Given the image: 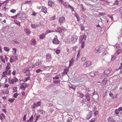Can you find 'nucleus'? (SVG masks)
Wrapping results in <instances>:
<instances>
[{
	"mask_svg": "<svg viewBox=\"0 0 122 122\" xmlns=\"http://www.w3.org/2000/svg\"><path fill=\"white\" fill-rule=\"evenodd\" d=\"M18 18L20 19L21 20H26L27 18V16H26L25 14L24 13L22 12L18 14Z\"/></svg>",
	"mask_w": 122,
	"mask_h": 122,
	"instance_id": "1",
	"label": "nucleus"
},
{
	"mask_svg": "<svg viewBox=\"0 0 122 122\" xmlns=\"http://www.w3.org/2000/svg\"><path fill=\"white\" fill-rule=\"evenodd\" d=\"M104 48L100 46L97 47L95 50V52L97 54H99L103 52Z\"/></svg>",
	"mask_w": 122,
	"mask_h": 122,
	"instance_id": "2",
	"label": "nucleus"
},
{
	"mask_svg": "<svg viewBox=\"0 0 122 122\" xmlns=\"http://www.w3.org/2000/svg\"><path fill=\"white\" fill-rule=\"evenodd\" d=\"M8 57H10V56H7L6 55H5L4 56V57L3 56H0V58L2 61L4 63H5V59L6 61L7 62L8 61V60L9 58Z\"/></svg>",
	"mask_w": 122,
	"mask_h": 122,
	"instance_id": "3",
	"label": "nucleus"
},
{
	"mask_svg": "<svg viewBox=\"0 0 122 122\" xmlns=\"http://www.w3.org/2000/svg\"><path fill=\"white\" fill-rule=\"evenodd\" d=\"M78 39L76 35H74L71 37V41L73 43H75L77 41Z\"/></svg>",
	"mask_w": 122,
	"mask_h": 122,
	"instance_id": "4",
	"label": "nucleus"
},
{
	"mask_svg": "<svg viewBox=\"0 0 122 122\" xmlns=\"http://www.w3.org/2000/svg\"><path fill=\"white\" fill-rule=\"evenodd\" d=\"M9 1V0H7L4 2L2 4L0 3V6H2V8H6V7H8V5L7 4V3Z\"/></svg>",
	"mask_w": 122,
	"mask_h": 122,
	"instance_id": "5",
	"label": "nucleus"
},
{
	"mask_svg": "<svg viewBox=\"0 0 122 122\" xmlns=\"http://www.w3.org/2000/svg\"><path fill=\"white\" fill-rule=\"evenodd\" d=\"M58 21L60 24L61 25L65 22V19L64 17H61L59 18Z\"/></svg>",
	"mask_w": 122,
	"mask_h": 122,
	"instance_id": "6",
	"label": "nucleus"
},
{
	"mask_svg": "<svg viewBox=\"0 0 122 122\" xmlns=\"http://www.w3.org/2000/svg\"><path fill=\"white\" fill-rule=\"evenodd\" d=\"M59 41L57 39V37L56 35L55 36V38H54L52 41L53 43L56 45L59 44Z\"/></svg>",
	"mask_w": 122,
	"mask_h": 122,
	"instance_id": "7",
	"label": "nucleus"
},
{
	"mask_svg": "<svg viewBox=\"0 0 122 122\" xmlns=\"http://www.w3.org/2000/svg\"><path fill=\"white\" fill-rule=\"evenodd\" d=\"M91 62L89 61H86L84 64V66L85 67H87L90 66L91 65Z\"/></svg>",
	"mask_w": 122,
	"mask_h": 122,
	"instance_id": "8",
	"label": "nucleus"
},
{
	"mask_svg": "<svg viewBox=\"0 0 122 122\" xmlns=\"http://www.w3.org/2000/svg\"><path fill=\"white\" fill-rule=\"evenodd\" d=\"M64 30L62 28L59 27L56 29L55 31L56 32L61 33Z\"/></svg>",
	"mask_w": 122,
	"mask_h": 122,
	"instance_id": "9",
	"label": "nucleus"
},
{
	"mask_svg": "<svg viewBox=\"0 0 122 122\" xmlns=\"http://www.w3.org/2000/svg\"><path fill=\"white\" fill-rule=\"evenodd\" d=\"M27 86V84L26 83H24L22 84L21 86L20 87V88L24 90Z\"/></svg>",
	"mask_w": 122,
	"mask_h": 122,
	"instance_id": "10",
	"label": "nucleus"
},
{
	"mask_svg": "<svg viewBox=\"0 0 122 122\" xmlns=\"http://www.w3.org/2000/svg\"><path fill=\"white\" fill-rule=\"evenodd\" d=\"M48 4L50 7H53L55 5L54 2L51 0H49L48 1Z\"/></svg>",
	"mask_w": 122,
	"mask_h": 122,
	"instance_id": "11",
	"label": "nucleus"
},
{
	"mask_svg": "<svg viewBox=\"0 0 122 122\" xmlns=\"http://www.w3.org/2000/svg\"><path fill=\"white\" fill-rule=\"evenodd\" d=\"M107 80V78L104 79L101 82V85L102 86H104L106 85Z\"/></svg>",
	"mask_w": 122,
	"mask_h": 122,
	"instance_id": "12",
	"label": "nucleus"
},
{
	"mask_svg": "<svg viewBox=\"0 0 122 122\" xmlns=\"http://www.w3.org/2000/svg\"><path fill=\"white\" fill-rule=\"evenodd\" d=\"M24 30L27 35H28L30 33V31L28 28H25Z\"/></svg>",
	"mask_w": 122,
	"mask_h": 122,
	"instance_id": "13",
	"label": "nucleus"
},
{
	"mask_svg": "<svg viewBox=\"0 0 122 122\" xmlns=\"http://www.w3.org/2000/svg\"><path fill=\"white\" fill-rule=\"evenodd\" d=\"M36 41L34 39H32L31 41V42L30 43L31 45H32L34 46L36 45Z\"/></svg>",
	"mask_w": 122,
	"mask_h": 122,
	"instance_id": "14",
	"label": "nucleus"
},
{
	"mask_svg": "<svg viewBox=\"0 0 122 122\" xmlns=\"http://www.w3.org/2000/svg\"><path fill=\"white\" fill-rule=\"evenodd\" d=\"M42 64V63L41 62V61L38 60V61L36 62V65L38 66H40Z\"/></svg>",
	"mask_w": 122,
	"mask_h": 122,
	"instance_id": "15",
	"label": "nucleus"
},
{
	"mask_svg": "<svg viewBox=\"0 0 122 122\" xmlns=\"http://www.w3.org/2000/svg\"><path fill=\"white\" fill-rule=\"evenodd\" d=\"M26 76H30L31 75V73L30 71L29 70V69H27L26 71Z\"/></svg>",
	"mask_w": 122,
	"mask_h": 122,
	"instance_id": "16",
	"label": "nucleus"
},
{
	"mask_svg": "<svg viewBox=\"0 0 122 122\" xmlns=\"http://www.w3.org/2000/svg\"><path fill=\"white\" fill-rule=\"evenodd\" d=\"M108 121L111 122H116V121L113 118L109 117L108 118Z\"/></svg>",
	"mask_w": 122,
	"mask_h": 122,
	"instance_id": "17",
	"label": "nucleus"
},
{
	"mask_svg": "<svg viewBox=\"0 0 122 122\" xmlns=\"http://www.w3.org/2000/svg\"><path fill=\"white\" fill-rule=\"evenodd\" d=\"M85 96L86 97V99L88 101H89V102H90V96L88 95V94L86 93V94H85Z\"/></svg>",
	"mask_w": 122,
	"mask_h": 122,
	"instance_id": "18",
	"label": "nucleus"
},
{
	"mask_svg": "<svg viewBox=\"0 0 122 122\" xmlns=\"http://www.w3.org/2000/svg\"><path fill=\"white\" fill-rule=\"evenodd\" d=\"M46 58L49 59H51L52 56L49 53H48L46 55Z\"/></svg>",
	"mask_w": 122,
	"mask_h": 122,
	"instance_id": "19",
	"label": "nucleus"
},
{
	"mask_svg": "<svg viewBox=\"0 0 122 122\" xmlns=\"http://www.w3.org/2000/svg\"><path fill=\"white\" fill-rule=\"evenodd\" d=\"M10 68V64L9 63H8L5 68L6 69H9Z\"/></svg>",
	"mask_w": 122,
	"mask_h": 122,
	"instance_id": "20",
	"label": "nucleus"
},
{
	"mask_svg": "<svg viewBox=\"0 0 122 122\" xmlns=\"http://www.w3.org/2000/svg\"><path fill=\"white\" fill-rule=\"evenodd\" d=\"M45 36V34H42L39 36V38L41 39H44Z\"/></svg>",
	"mask_w": 122,
	"mask_h": 122,
	"instance_id": "21",
	"label": "nucleus"
},
{
	"mask_svg": "<svg viewBox=\"0 0 122 122\" xmlns=\"http://www.w3.org/2000/svg\"><path fill=\"white\" fill-rule=\"evenodd\" d=\"M74 60L73 58H72L69 62V66H72L73 65V63L74 61Z\"/></svg>",
	"mask_w": 122,
	"mask_h": 122,
	"instance_id": "22",
	"label": "nucleus"
},
{
	"mask_svg": "<svg viewBox=\"0 0 122 122\" xmlns=\"http://www.w3.org/2000/svg\"><path fill=\"white\" fill-rule=\"evenodd\" d=\"M47 8H42L41 9V11L45 14L47 12Z\"/></svg>",
	"mask_w": 122,
	"mask_h": 122,
	"instance_id": "23",
	"label": "nucleus"
},
{
	"mask_svg": "<svg viewBox=\"0 0 122 122\" xmlns=\"http://www.w3.org/2000/svg\"><path fill=\"white\" fill-rule=\"evenodd\" d=\"M3 92L4 93H5L6 94H8L9 93V90L7 89H5Z\"/></svg>",
	"mask_w": 122,
	"mask_h": 122,
	"instance_id": "24",
	"label": "nucleus"
},
{
	"mask_svg": "<svg viewBox=\"0 0 122 122\" xmlns=\"http://www.w3.org/2000/svg\"><path fill=\"white\" fill-rule=\"evenodd\" d=\"M110 72V70H105L104 72L103 73H104L105 75H107L108 74H109Z\"/></svg>",
	"mask_w": 122,
	"mask_h": 122,
	"instance_id": "25",
	"label": "nucleus"
},
{
	"mask_svg": "<svg viewBox=\"0 0 122 122\" xmlns=\"http://www.w3.org/2000/svg\"><path fill=\"white\" fill-rule=\"evenodd\" d=\"M30 77L28 76L27 77H25L24 79L23 80V81L24 82H25L27 81L28 80H29L30 79Z\"/></svg>",
	"mask_w": 122,
	"mask_h": 122,
	"instance_id": "26",
	"label": "nucleus"
},
{
	"mask_svg": "<svg viewBox=\"0 0 122 122\" xmlns=\"http://www.w3.org/2000/svg\"><path fill=\"white\" fill-rule=\"evenodd\" d=\"M11 57H12L14 59L15 61H16L18 59V56H11Z\"/></svg>",
	"mask_w": 122,
	"mask_h": 122,
	"instance_id": "27",
	"label": "nucleus"
},
{
	"mask_svg": "<svg viewBox=\"0 0 122 122\" xmlns=\"http://www.w3.org/2000/svg\"><path fill=\"white\" fill-rule=\"evenodd\" d=\"M31 27L33 28H36V27H38V25H36L35 24H31L30 25Z\"/></svg>",
	"mask_w": 122,
	"mask_h": 122,
	"instance_id": "28",
	"label": "nucleus"
},
{
	"mask_svg": "<svg viewBox=\"0 0 122 122\" xmlns=\"http://www.w3.org/2000/svg\"><path fill=\"white\" fill-rule=\"evenodd\" d=\"M69 71V70L68 69H65L63 72V74L64 75H66Z\"/></svg>",
	"mask_w": 122,
	"mask_h": 122,
	"instance_id": "29",
	"label": "nucleus"
},
{
	"mask_svg": "<svg viewBox=\"0 0 122 122\" xmlns=\"http://www.w3.org/2000/svg\"><path fill=\"white\" fill-rule=\"evenodd\" d=\"M90 75L91 77H94L95 76V72L94 71L91 72L90 73Z\"/></svg>",
	"mask_w": 122,
	"mask_h": 122,
	"instance_id": "30",
	"label": "nucleus"
},
{
	"mask_svg": "<svg viewBox=\"0 0 122 122\" xmlns=\"http://www.w3.org/2000/svg\"><path fill=\"white\" fill-rule=\"evenodd\" d=\"M14 22L18 25L19 26H20V22L19 21H17V20H14Z\"/></svg>",
	"mask_w": 122,
	"mask_h": 122,
	"instance_id": "31",
	"label": "nucleus"
},
{
	"mask_svg": "<svg viewBox=\"0 0 122 122\" xmlns=\"http://www.w3.org/2000/svg\"><path fill=\"white\" fill-rule=\"evenodd\" d=\"M2 76L3 77H5L7 75H8L7 73L6 72V71L3 72L2 73Z\"/></svg>",
	"mask_w": 122,
	"mask_h": 122,
	"instance_id": "32",
	"label": "nucleus"
},
{
	"mask_svg": "<svg viewBox=\"0 0 122 122\" xmlns=\"http://www.w3.org/2000/svg\"><path fill=\"white\" fill-rule=\"evenodd\" d=\"M73 119L72 117H69L67 119V122H72Z\"/></svg>",
	"mask_w": 122,
	"mask_h": 122,
	"instance_id": "33",
	"label": "nucleus"
},
{
	"mask_svg": "<svg viewBox=\"0 0 122 122\" xmlns=\"http://www.w3.org/2000/svg\"><path fill=\"white\" fill-rule=\"evenodd\" d=\"M13 53L14 55H15L16 53V49L15 48H13Z\"/></svg>",
	"mask_w": 122,
	"mask_h": 122,
	"instance_id": "34",
	"label": "nucleus"
},
{
	"mask_svg": "<svg viewBox=\"0 0 122 122\" xmlns=\"http://www.w3.org/2000/svg\"><path fill=\"white\" fill-rule=\"evenodd\" d=\"M4 50L7 52H9L10 50V49L8 47L4 46Z\"/></svg>",
	"mask_w": 122,
	"mask_h": 122,
	"instance_id": "35",
	"label": "nucleus"
},
{
	"mask_svg": "<svg viewBox=\"0 0 122 122\" xmlns=\"http://www.w3.org/2000/svg\"><path fill=\"white\" fill-rule=\"evenodd\" d=\"M60 80H55L53 81V83L54 84H56L58 83H59L60 82Z\"/></svg>",
	"mask_w": 122,
	"mask_h": 122,
	"instance_id": "36",
	"label": "nucleus"
},
{
	"mask_svg": "<svg viewBox=\"0 0 122 122\" xmlns=\"http://www.w3.org/2000/svg\"><path fill=\"white\" fill-rule=\"evenodd\" d=\"M91 113H89V114L87 115V116L86 117V118L87 119H89L91 117Z\"/></svg>",
	"mask_w": 122,
	"mask_h": 122,
	"instance_id": "37",
	"label": "nucleus"
},
{
	"mask_svg": "<svg viewBox=\"0 0 122 122\" xmlns=\"http://www.w3.org/2000/svg\"><path fill=\"white\" fill-rule=\"evenodd\" d=\"M11 17L12 18L14 19H16L17 18L18 19V14L16 15L11 16Z\"/></svg>",
	"mask_w": 122,
	"mask_h": 122,
	"instance_id": "38",
	"label": "nucleus"
},
{
	"mask_svg": "<svg viewBox=\"0 0 122 122\" xmlns=\"http://www.w3.org/2000/svg\"><path fill=\"white\" fill-rule=\"evenodd\" d=\"M17 88L16 86H15L13 88V90L14 92H18L17 91Z\"/></svg>",
	"mask_w": 122,
	"mask_h": 122,
	"instance_id": "39",
	"label": "nucleus"
},
{
	"mask_svg": "<svg viewBox=\"0 0 122 122\" xmlns=\"http://www.w3.org/2000/svg\"><path fill=\"white\" fill-rule=\"evenodd\" d=\"M78 95L79 97L81 98H82L84 96V95L83 94L81 93H78Z\"/></svg>",
	"mask_w": 122,
	"mask_h": 122,
	"instance_id": "40",
	"label": "nucleus"
},
{
	"mask_svg": "<svg viewBox=\"0 0 122 122\" xmlns=\"http://www.w3.org/2000/svg\"><path fill=\"white\" fill-rule=\"evenodd\" d=\"M31 107L33 109L36 108V103L34 102L33 104L32 105V106H31Z\"/></svg>",
	"mask_w": 122,
	"mask_h": 122,
	"instance_id": "41",
	"label": "nucleus"
},
{
	"mask_svg": "<svg viewBox=\"0 0 122 122\" xmlns=\"http://www.w3.org/2000/svg\"><path fill=\"white\" fill-rule=\"evenodd\" d=\"M41 104V103L40 101H39L38 102H37L36 103V107H37L40 106Z\"/></svg>",
	"mask_w": 122,
	"mask_h": 122,
	"instance_id": "42",
	"label": "nucleus"
},
{
	"mask_svg": "<svg viewBox=\"0 0 122 122\" xmlns=\"http://www.w3.org/2000/svg\"><path fill=\"white\" fill-rule=\"evenodd\" d=\"M109 96L112 97L113 99L114 98V96L113 95V94L111 92H110L109 94Z\"/></svg>",
	"mask_w": 122,
	"mask_h": 122,
	"instance_id": "43",
	"label": "nucleus"
},
{
	"mask_svg": "<svg viewBox=\"0 0 122 122\" xmlns=\"http://www.w3.org/2000/svg\"><path fill=\"white\" fill-rule=\"evenodd\" d=\"M25 92H22V95L23 96V97L25 98L26 97V95H25Z\"/></svg>",
	"mask_w": 122,
	"mask_h": 122,
	"instance_id": "44",
	"label": "nucleus"
},
{
	"mask_svg": "<svg viewBox=\"0 0 122 122\" xmlns=\"http://www.w3.org/2000/svg\"><path fill=\"white\" fill-rule=\"evenodd\" d=\"M14 100H15V98H13V99L10 98L9 99L8 101L9 102L11 103H12L13 102Z\"/></svg>",
	"mask_w": 122,
	"mask_h": 122,
	"instance_id": "45",
	"label": "nucleus"
},
{
	"mask_svg": "<svg viewBox=\"0 0 122 122\" xmlns=\"http://www.w3.org/2000/svg\"><path fill=\"white\" fill-rule=\"evenodd\" d=\"M24 4H29L31 5V1H25V3Z\"/></svg>",
	"mask_w": 122,
	"mask_h": 122,
	"instance_id": "46",
	"label": "nucleus"
},
{
	"mask_svg": "<svg viewBox=\"0 0 122 122\" xmlns=\"http://www.w3.org/2000/svg\"><path fill=\"white\" fill-rule=\"evenodd\" d=\"M81 19H82L84 20L86 19V15H83L81 16Z\"/></svg>",
	"mask_w": 122,
	"mask_h": 122,
	"instance_id": "47",
	"label": "nucleus"
},
{
	"mask_svg": "<svg viewBox=\"0 0 122 122\" xmlns=\"http://www.w3.org/2000/svg\"><path fill=\"white\" fill-rule=\"evenodd\" d=\"M81 29L82 31L85 30L84 27L83 25V24L81 25Z\"/></svg>",
	"mask_w": 122,
	"mask_h": 122,
	"instance_id": "48",
	"label": "nucleus"
},
{
	"mask_svg": "<svg viewBox=\"0 0 122 122\" xmlns=\"http://www.w3.org/2000/svg\"><path fill=\"white\" fill-rule=\"evenodd\" d=\"M13 58L11 57H11L10 58V61L11 63H12L14 62V60L13 59Z\"/></svg>",
	"mask_w": 122,
	"mask_h": 122,
	"instance_id": "49",
	"label": "nucleus"
},
{
	"mask_svg": "<svg viewBox=\"0 0 122 122\" xmlns=\"http://www.w3.org/2000/svg\"><path fill=\"white\" fill-rule=\"evenodd\" d=\"M10 11L13 13H15L16 11V10H15L12 9L10 10Z\"/></svg>",
	"mask_w": 122,
	"mask_h": 122,
	"instance_id": "50",
	"label": "nucleus"
},
{
	"mask_svg": "<svg viewBox=\"0 0 122 122\" xmlns=\"http://www.w3.org/2000/svg\"><path fill=\"white\" fill-rule=\"evenodd\" d=\"M99 14L100 15H104L106 14L104 12H99Z\"/></svg>",
	"mask_w": 122,
	"mask_h": 122,
	"instance_id": "51",
	"label": "nucleus"
},
{
	"mask_svg": "<svg viewBox=\"0 0 122 122\" xmlns=\"http://www.w3.org/2000/svg\"><path fill=\"white\" fill-rule=\"evenodd\" d=\"M18 94L15 93H14L13 95V97L15 98H17V96H18Z\"/></svg>",
	"mask_w": 122,
	"mask_h": 122,
	"instance_id": "52",
	"label": "nucleus"
},
{
	"mask_svg": "<svg viewBox=\"0 0 122 122\" xmlns=\"http://www.w3.org/2000/svg\"><path fill=\"white\" fill-rule=\"evenodd\" d=\"M10 81V84H13L15 82L14 80H13V79H12Z\"/></svg>",
	"mask_w": 122,
	"mask_h": 122,
	"instance_id": "53",
	"label": "nucleus"
},
{
	"mask_svg": "<svg viewBox=\"0 0 122 122\" xmlns=\"http://www.w3.org/2000/svg\"><path fill=\"white\" fill-rule=\"evenodd\" d=\"M122 52V51L120 49H118L116 52H117L118 54Z\"/></svg>",
	"mask_w": 122,
	"mask_h": 122,
	"instance_id": "54",
	"label": "nucleus"
},
{
	"mask_svg": "<svg viewBox=\"0 0 122 122\" xmlns=\"http://www.w3.org/2000/svg\"><path fill=\"white\" fill-rule=\"evenodd\" d=\"M56 16L54 15L51 17V20H54L55 19Z\"/></svg>",
	"mask_w": 122,
	"mask_h": 122,
	"instance_id": "55",
	"label": "nucleus"
},
{
	"mask_svg": "<svg viewBox=\"0 0 122 122\" xmlns=\"http://www.w3.org/2000/svg\"><path fill=\"white\" fill-rule=\"evenodd\" d=\"M108 16L113 21V20L114 19L112 17V15H108Z\"/></svg>",
	"mask_w": 122,
	"mask_h": 122,
	"instance_id": "56",
	"label": "nucleus"
},
{
	"mask_svg": "<svg viewBox=\"0 0 122 122\" xmlns=\"http://www.w3.org/2000/svg\"><path fill=\"white\" fill-rule=\"evenodd\" d=\"M59 78V77L58 76H56L54 77L53 78V80L58 79Z\"/></svg>",
	"mask_w": 122,
	"mask_h": 122,
	"instance_id": "57",
	"label": "nucleus"
},
{
	"mask_svg": "<svg viewBox=\"0 0 122 122\" xmlns=\"http://www.w3.org/2000/svg\"><path fill=\"white\" fill-rule=\"evenodd\" d=\"M33 115H32L31 117H30L29 119L30 121L31 122H32L33 121Z\"/></svg>",
	"mask_w": 122,
	"mask_h": 122,
	"instance_id": "58",
	"label": "nucleus"
},
{
	"mask_svg": "<svg viewBox=\"0 0 122 122\" xmlns=\"http://www.w3.org/2000/svg\"><path fill=\"white\" fill-rule=\"evenodd\" d=\"M39 112L41 113V114L43 113L45 114V112L42 110H40Z\"/></svg>",
	"mask_w": 122,
	"mask_h": 122,
	"instance_id": "59",
	"label": "nucleus"
},
{
	"mask_svg": "<svg viewBox=\"0 0 122 122\" xmlns=\"http://www.w3.org/2000/svg\"><path fill=\"white\" fill-rule=\"evenodd\" d=\"M13 79L14 80L15 82H17L18 81V79L16 78V77H15Z\"/></svg>",
	"mask_w": 122,
	"mask_h": 122,
	"instance_id": "60",
	"label": "nucleus"
},
{
	"mask_svg": "<svg viewBox=\"0 0 122 122\" xmlns=\"http://www.w3.org/2000/svg\"><path fill=\"white\" fill-rule=\"evenodd\" d=\"M122 37V34L121 33H120L119 34L118 37V38L119 39L121 38Z\"/></svg>",
	"mask_w": 122,
	"mask_h": 122,
	"instance_id": "61",
	"label": "nucleus"
},
{
	"mask_svg": "<svg viewBox=\"0 0 122 122\" xmlns=\"http://www.w3.org/2000/svg\"><path fill=\"white\" fill-rule=\"evenodd\" d=\"M76 46H75L72 48V50L74 51H75L76 50Z\"/></svg>",
	"mask_w": 122,
	"mask_h": 122,
	"instance_id": "62",
	"label": "nucleus"
},
{
	"mask_svg": "<svg viewBox=\"0 0 122 122\" xmlns=\"http://www.w3.org/2000/svg\"><path fill=\"white\" fill-rule=\"evenodd\" d=\"M60 50H56V52L57 54H59L60 52Z\"/></svg>",
	"mask_w": 122,
	"mask_h": 122,
	"instance_id": "63",
	"label": "nucleus"
},
{
	"mask_svg": "<svg viewBox=\"0 0 122 122\" xmlns=\"http://www.w3.org/2000/svg\"><path fill=\"white\" fill-rule=\"evenodd\" d=\"M95 118H93L89 122H94V121H95Z\"/></svg>",
	"mask_w": 122,
	"mask_h": 122,
	"instance_id": "64",
	"label": "nucleus"
}]
</instances>
